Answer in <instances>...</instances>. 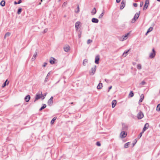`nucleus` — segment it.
I'll return each mask as SVG.
<instances>
[{"label":"nucleus","instance_id":"8","mask_svg":"<svg viewBox=\"0 0 160 160\" xmlns=\"http://www.w3.org/2000/svg\"><path fill=\"white\" fill-rule=\"evenodd\" d=\"M149 4V0H146L145 3L143 8V10H144L147 8Z\"/></svg>","mask_w":160,"mask_h":160},{"label":"nucleus","instance_id":"27","mask_svg":"<svg viewBox=\"0 0 160 160\" xmlns=\"http://www.w3.org/2000/svg\"><path fill=\"white\" fill-rule=\"evenodd\" d=\"M10 35H11V33L10 32H7L5 34L4 36V39H5L7 37L10 36Z\"/></svg>","mask_w":160,"mask_h":160},{"label":"nucleus","instance_id":"48","mask_svg":"<svg viewBox=\"0 0 160 160\" xmlns=\"http://www.w3.org/2000/svg\"><path fill=\"white\" fill-rule=\"evenodd\" d=\"M143 2H141L140 3V7H141L143 5Z\"/></svg>","mask_w":160,"mask_h":160},{"label":"nucleus","instance_id":"39","mask_svg":"<svg viewBox=\"0 0 160 160\" xmlns=\"http://www.w3.org/2000/svg\"><path fill=\"white\" fill-rule=\"evenodd\" d=\"M21 11H22V8H19L18 10V11L17 12V13L18 14H20L21 13Z\"/></svg>","mask_w":160,"mask_h":160},{"label":"nucleus","instance_id":"9","mask_svg":"<svg viewBox=\"0 0 160 160\" xmlns=\"http://www.w3.org/2000/svg\"><path fill=\"white\" fill-rule=\"evenodd\" d=\"M100 59V56L99 55H97L95 57V63L96 64L99 63V61Z\"/></svg>","mask_w":160,"mask_h":160},{"label":"nucleus","instance_id":"2","mask_svg":"<svg viewBox=\"0 0 160 160\" xmlns=\"http://www.w3.org/2000/svg\"><path fill=\"white\" fill-rule=\"evenodd\" d=\"M156 55V52L154 48L152 49V52L150 54L149 57L150 58H153Z\"/></svg>","mask_w":160,"mask_h":160},{"label":"nucleus","instance_id":"57","mask_svg":"<svg viewBox=\"0 0 160 160\" xmlns=\"http://www.w3.org/2000/svg\"><path fill=\"white\" fill-rule=\"evenodd\" d=\"M135 143H133V146H134L135 145Z\"/></svg>","mask_w":160,"mask_h":160},{"label":"nucleus","instance_id":"26","mask_svg":"<svg viewBox=\"0 0 160 160\" xmlns=\"http://www.w3.org/2000/svg\"><path fill=\"white\" fill-rule=\"evenodd\" d=\"M96 13V8H94L92 10L91 12V13L92 15H94Z\"/></svg>","mask_w":160,"mask_h":160},{"label":"nucleus","instance_id":"56","mask_svg":"<svg viewBox=\"0 0 160 160\" xmlns=\"http://www.w3.org/2000/svg\"><path fill=\"white\" fill-rule=\"evenodd\" d=\"M157 1L158 2H160V0H157Z\"/></svg>","mask_w":160,"mask_h":160},{"label":"nucleus","instance_id":"54","mask_svg":"<svg viewBox=\"0 0 160 160\" xmlns=\"http://www.w3.org/2000/svg\"><path fill=\"white\" fill-rule=\"evenodd\" d=\"M112 88V86H110L109 88V91Z\"/></svg>","mask_w":160,"mask_h":160},{"label":"nucleus","instance_id":"42","mask_svg":"<svg viewBox=\"0 0 160 160\" xmlns=\"http://www.w3.org/2000/svg\"><path fill=\"white\" fill-rule=\"evenodd\" d=\"M92 42V40L90 39H88L87 42V43L88 44H89L90 43Z\"/></svg>","mask_w":160,"mask_h":160},{"label":"nucleus","instance_id":"6","mask_svg":"<svg viewBox=\"0 0 160 160\" xmlns=\"http://www.w3.org/2000/svg\"><path fill=\"white\" fill-rule=\"evenodd\" d=\"M40 98H42L41 96V92L37 93L36 94V97L34 102H35Z\"/></svg>","mask_w":160,"mask_h":160},{"label":"nucleus","instance_id":"20","mask_svg":"<svg viewBox=\"0 0 160 160\" xmlns=\"http://www.w3.org/2000/svg\"><path fill=\"white\" fill-rule=\"evenodd\" d=\"M30 98V96L29 95H27L25 98V101L26 102H28Z\"/></svg>","mask_w":160,"mask_h":160},{"label":"nucleus","instance_id":"4","mask_svg":"<svg viewBox=\"0 0 160 160\" xmlns=\"http://www.w3.org/2000/svg\"><path fill=\"white\" fill-rule=\"evenodd\" d=\"M127 136V133L123 131H122L120 134V137L122 138H125Z\"/></svg>","mask_w":160,"mask_h":160},{"label":"nucleus","instance_id":"35","mask_svg":"<svg viewBox=\"0 0 160 160\" xmlns=\"http://www.w3.org/2000/svg\"><path fill=\"white\" fill-rule=\"evenodd\" d=\"M129 142H127L126 143H125V144L124 145V148H128V146L129 145Z\"/></svg>","mask_w":160,"mask_h":160},{"label":"nucleus","instance_id":"53","mask_svg":"<svg viewBox=\"0 0 160 160\" xmlns=\"http://www.w3.org/2000/svg\"><path fill=\"white\" fill-rule=\"evenodd\" d=\"M121 0H116V2L117 3H119L120 2Z\"/></svg>","mask_w":160,"mask_h":160},{"label":"nucleus","instance_id":"10","mask_svg":"<svg viewBox=\"0 0 160 160\" xmlns=\"http://www.w3.org/2000/svg\"><path fill=\"white\" fill-rule=\"evenodd\" d=\"M81 25V22H77L75 23V27L76 30H78L79 28V26Z\"/></svg>","mask_w":160,"mask_h":160},{"label":"nucleus","instance_id":"15","mask_svg":"<svg viewBox=\"0 0 160 160\" xmlns=\"http://www.w3.org/2000/svg\"><path fill=\"white\" fill-rule=\"evenodd\" d=\"M92 22L93 23H98L99 22V20L97 18H93L92 19Z\"/></svg>","mask_w":160,"mask_h":160},{"label":"nucleus","instance_id":"11","mask_svg":"<svg viewBox=\"0 0 160 160\" xmlns=\"http://www.w3.org/2000/svg\"><path fill=\"white\" fill-rule=\"evenodd\" d=\"M64 51L66 52H68L70 50V47L68 45H66L64 47Z\"/></svg>","mask_w":160,"mask_h":160},{"label":"nucleus","instance_id":"19","mask_svg":"<svg viewBox=\"0 0 160 160\" xmlns=\"http://www.w3.org/2000/svg\"><path fill=\"white\" fill-rule=\"evenodd\" d=\"M144 98V95L143 94H142L140 97V99L139 101V102L140 103L142 102Z\"/></svg>","mask_w":160,"mask_h":160},{"label":"nucleus","instance_id":"21","mask_svg":"<svg viewBox=\"0 0 160 160\" xmlns=\"http://www.w3.org/2000/svg\"><path fill=\"white\" fill-rule=\"evenodd\" d=\"M130 49H129L128 50V51H125L123 53V54L122 55V56L123 57H125L128 54V52H129V51H130Z\"/></svg>","mask_w":160,"mask_h":160},{"label":"nucleus","instance_id":"1","mask_svg":"<svg viewBox=\"0 0 160 160\" xmlns=\"http://www.w3.org/2000/svg\"><path fill=\"white\" fill-rule=\"evenodd\" d=\"M130 33V32H129L127 33L125 35H124L120 37L119 38V40L120 41H123L126 40L128 38Z\"/></svg>","mask_w":160,"mask_h":160},{"label":"nucleus","instance_id":"23","mask_svg":"<svg viewBox=\"0 0 160 160\" xmlns=\"http://www.w3.org/2000/svg\"><path fill=\"white\" fill-rule=\"evenodd\" d=\"M102 87V83H99L97 87V88L98 89H101Z\"/></svg>","mask_w":160,"mask_h":160},{"label":"nucleus","instance_id":"28","mask_svg":"<svg viewBox=\"0 0 160 160\" xmlns=\"http://www.w3.org/2000/svg\"><path fill=\"white\" fill-rule=\"evenodd\" d=\"M5 2L4 1L2 0V1L0 3V5L3 7L5 5Z\"/></svg>","mask_w":160,"mask_h":160},{"label":"nucleus","instance_id":"16","mask_svg":"<svg viewBox=\"0 0 160 160\" xmlns=\"http://www.w3.org/2000/svg\"><path fill=\"white\" fill-rule=\"evenodd\" d=\"M38 54V52L37 51H35L32 58V60H34L36 59V57L37 56Z\"/></svg>","mask_w":160,"mask_h":160},{"label":"nucleus","instance_id":"45","mask_svg":"<svg viewBox=\"0 0 160 160\" xmlns=\"http://www.w3.org/2000/svg\"><path fill=\"white\" fill-rule=\"evenodd\" d=\"M96 145L98 146H101V144L100 143V142H96Z\"/></svg>","mask_w":160,"mask_h":160},{"label":"nucleus","instance_id":"52","mask_svg":"<svg viewBox=\"0 0 160 160\" xmlns=\"http://www.w3.org/2000/svg\"><path fill=\"white\" fill-rule=\"evenodd\" d=\"M81 32L78 35V37L79 38H80L81 37Z\"/></svg>","mask_w":160,"mask_h":160},{"label":"nucleus","instance_id":"32","mask_svg":"<svg viewBox=\"0 0 160 160\" xmlns=\"http://www.w3.org/2000/svg\"><path fill=\"white\" fill-rule=\"evenodd\" d=\"M88 60L87 59H85L83 61V63H82L83 65L85 66L86 63H87L88 62Z\"/></svg>","mask_w":160,"mask_h":160},{"label":"nucleus","instance_id":"25","mask_svg":"<svg viewBox=\"0 0 160 160\" xmlns=\"http://www.w3.org/2000/svg\"><path fill=\"white\" fill-rule=\"evenodd\" d=\"M139 16V13H137L135 15L134 18L136 19V20L137 19Z\"/></svg>","mask_w":160,"mask_h":160},{"label":"nucleus","instance_id":"33","mask_svg":"<svg viewBox=\"0 0 160 160\" xmlns=\"http://www.w3.org/2000/svg\"><path fill=\"white\" fill-rule=\"evenodd\" d=\"M56 118L55 117H54L51 122V124H53L55 121L56 120Z\"/></svg>","mask_w":160,"mask_h":160},{"label":"nucleus","instance_id":"30","mask_svg":"<svg viewBox=\"0 0 160 160\" xmlns=\"http://www.w3.org/2000/svg\"><path fill=\"white\" fill-rule=\"evenodd\" d=\"M104 10H103V11L102 13L100 14V15H99V16L98 18H102V17L104 15Z\"/></svg>","mask_w":160,"mask_h":160},{"label":"nucleus","instance_id":"49","mask_svg":"<svg viewBox=\"0 0 160 160\" xmlns=\"http://www.w3.org/2000/svg\"><path fill=\"white\" fill-rule=\"evenodd\" d=\"M47 64V63L46 62H45L44 63L43 65L42 66L43 67H45L46 66Z\"/></svg>","mask_w":160,"mask_h":160},{"label":"nucleus","instance_id":"14","mask_svg":"<svg viewBox=\"0 0 160 160\" xmlns=\"http://www.w3.org/2000/svg\"><path fill=\"white\" fill-rule=\"evenodd\" d=\"M149 126V124L148 123H146L145 124L142 130L143 132H144L146 129H148Z\"/></svg>","mask_w":160,"mask_h":160},{"label":"nucleus","instance_id":"17","mask_svg":"<svg viewBox=\"0 0 160 160\" xmlns=\"http://www.w3.org/2000/svg\"><path fill=\"white\" fill-rule=\"evenodd\" d=\"M117 103V101L116 100H113L112 102V108H114L115 106Z\"/></svg>","mask_w":160,"mask_h":160},{"label":"nucleus","instance_id":"7","mask_svg":"<svg viewBox=\"0 0 160 160\" xmlns=\"http://www.w3.org/2000/svg\"><path fill=\"white\" fill-rule=\"evenodd\" d=\"M126 0H122L120 8L121 9H123L125 6Z\"/></svg>","mask_w":160,"mask_h":160},{"label":"nucleus","instance_id":"59","mask_svg":"<svg viewBox=\"0 0 160 160\" xmlns=\"http://www.w3.org/2000/svg\"><path fill=\"white\" fill-rule=\"evenodd\" d=\"M73 102H71V104H73Z\"/></svg>","mask_w":160,"mask_h":160},{"label":"nucleus","instance_id":"24","mask_svg":"<svg viewBox=\"0 0 160 160\" xmlns=\"http://www.w3.org/2000/svg\"><path fill=\"white\" fill-rule=\"evenodd\" d=\"M153 28H152V27H150L148 30V31H147V33H146V35H147V33H148L149 32H151V31H152L153 30Z\"/></svg>","mask_w":160,"mask_h":160},{"label":"nucleus","instance_id":"43","mask_svg":"<svg viewBox=\"0 0 160 160\" xmlns=\"http://www.w3.org/2000/svg\"><path fill=\"white\" fill-rule=\"evenodd\" d=\"M122 128L124 129H127V127L125 125H122Z\"/></svg>","mask_w":160,"mask_h":160},{"label":"nucleus","instance_id":"22","mask_svg":"<svg viewBox=\"0 0 160 160\" xmlns=\"http://www.w3.org/2000/svg\"><path fill=\"white\" fill-rule=\"evenodd\" d=\"M47 93H44L43 94H42V92H41V97L42 98V99H44L45 96L47 94Z\"/></svg>","mask_w":160,"mask_h":160},{"label":"nucleus","instance_id":"37","mask_svg":"<svg viewBox=\"0 0 160 160\" xmlns=\"http://www.w3.org/2000/svg\"><path fill=\"white\" fill-rule=\"evenodd\" d=\"M156 110L158 111H160V104H158Z\"/></svg>","mask_w":160,"mask_h":160},{"label":"nucleus","instance_id":"60","mask_svg":"<svg viewBox=\"0 0 160 160\" xmlns=\"http://www.w3.org/2000/svg\"><path fill=\"white\" fill-rule=\"evenodd\" d=\"M135 64V63H133V64Z\"/></svg>","mask_w":160,"mask_h":160},{"label":"nucleus","instance_id":"5","mask_svg":"<svg viewBox=\"0 0 160 160\" xmlns=\"http://www.w3.org/2000/svg\"><path fill=\"white\" fill-rule=\"evenodd\" d=\"M143 116V114L141 111H140L137 115V117L139 119L142 118Z\"/></svg>","mask_w":160,"mask_h":160},{"label":"nucleus","instance_id":"36","mask_svg":"<svg viewBox=\"0 0 160 160\" xmlns=\"http://www.w3.org/2000/svg\"><path fill=\"white\" fill-rule=\"evenodd\" d=\"M137 68L138 69H141L142 68V66L140 64H138L137 65Z\"/></svg>","mask_w":160,"mask_h":160},{"label":"nucleus","instance_id":"38","mask_svg":"<svg viewBox=\"0 0 160 160\" xmlns=\"http://www.w3.org/2000/svg\"><path fill=\"white\" fill-rule=\"evenodd\" d=\"M22 2V0H19L18 2H16L15 1L14 2L15 4H19L21 3Z\"/></svg>","mask_w":160,"mask_h":160},{"label":"nucleus","instance_id":"44","mask_svg":"<svg viewBox=\"0 0 160 160\" xmlns=\"http://www.w3.org/2000/svg\"><path fill=\"white\" fill-rule=\"evenodd\" d=\"M136 20V19L134 18H133L132 19V23H134L135 22V21Z\"/></svg>","mask_w":160,"mask_h":160},{"label":"nucleus","instance_id":"13","mask_svg":"<svg viewBox=\"0 0 160 160\" xmlns=\"http://www.w3.org/2000/svg\"><path fill=\"white\" fill-rule=\"evenodd\" d=\"M55 61L56 60L54 58L51 57L50 59V62L51 64H53L55 63Z\"/></svg>","mask_w":160,"mask_h":160},{"label":"nucleus","instance_id":"3","mask_svg":"<svg viewBox=\"0 0 160 160\" xmlns=\"http://www.w3.org/2000/svg\"><path fill=\"white\" fill-rule=\"evenodd\" d=\"M96 69V66H95L93 68H91V71L89 72V74L91 75H93L94 74Z\"/></svg>","mask_w":160,"mask_h":160},{"label":"nucleus","instance_id":"58","mask_svg":"<svg viewBox=\"0 0 160 160\" xmlns=\"http://www.w3.org/2000/svg\"><path fill=\"white\" fill-rule=\"evenodd\" d=\"M42 0H41V2H42Z\"/></svg>","mask_w":160,"mask_h":160},{"label":"nucleus","instance_id":"55","mask_svg":"<svg viewBox=\"0 0 160 160\" xmlns=\"http://www.w3.org/2000/svg\"><path fill=\"white\" fill-rule=\"evenodd\" d=\"M41 2H40L39 3V5H41Z\"/></svg>","mask_w":160,"mask_h":160},{"label":"nucleus","instance_id":"31","mask_svg":"<svg viewBox=\"0 0 160 160\" xmlns=\"http://www.w3.org/2000/svg\"><path fill=\"white\" fill-rule=\"evenodd\" d=\"M46 107V105L45 104H43V105L41 108L39 110L41 111L42 109L45 108Z\"/></svg>","mask_w":160,"mask_h":160},{"label":"nucleus","instance_id":"40","mask_svg":"<svg viewBox=\"0 0 160 160\" xmlns=\"http://www.w3.org/2000/svg\"><path fill=\"white\" fill-rule=\"evenodd\" d=\"M77 9V11H75L76 13H78L79 12V8L78 5V6Z\"/></svg>","mask_w":160,"mask_h":160},{"label":"nucleus","instance_id":"50","mask_svg":"<svg viewBox=\"0 0 160 160\" xmlns=\"http://www.w3.org/2000/svg\"><path fill=\"white\" fill-rule=\"evenodd\" d=\"M105 81L107 83H108L109 80L107 79H105Z\"/></svg>","mask_w":160,"mask_h":160},{"label":"nucleus","instance_id":"34","mask_svg":"<svg viewBox=\"0 0 160 160\" xmlns=\"http://www.w3.org/2000/svg\"><path fill=\"white\" fill-rule=\"evenodd\" d=\"M134 95V93L132 91H131L130 92V93H129V96L130 97H132Z\"/></svg>","mask_w":160,"mask_h":160},{"label":"nucleus","instance_id":"29","mask_svg":"<svg viewBox=\"0 0 160 160\" xmlns=\"http://www.w3.org/2000/svg\"><path fill=\"white\" fill-rule=\"evenodd\" d=\"M50 74V72H49L48 73V74H47V76L46 77L45 79V80H44V82H47V80L48 79V76Z\"/></svg>","mask_w":160,"mask_h":160},{"label":"nucleus","instance_id":"46","mask_svg":"<svg viewBox=\"0 0 160 160\" xmlns=\"http://www.w3.org/2000/svg\"><path fill=\"white\" fill-rule=\"evenodd\" d=\"M144 132H143V131H142V132H141L140 134H139V138H140L142 136V133H143Z\"/></svg>","mask_w":160,"mask_h":160},{"label":"nucleus","instance_id":"41","mask_svg":"<svg viewBox=\"0 0 160 160\" xmlns=\"http://www.w3.org/2000/svg\"><path fill=\"white\" fill-rule=\"evenodd\" d=\"M146 83V82L144 81H143L141 82L140 84L141 85H145Z\"/></svg>","mask_w":160,"mask_h":160},{"label":"nucleus","instance_id":"47","mask_svg":"<svg viewBox=\"0 0 160 160\" xmlns=\"http://www.w3.org/2000/svg\"><path fill=\"white\" fill-rule=\"evenodd\" d=\"M133 5L135 7H137L138 6L137 4L136 3H134L133 4Z\"/></svg>","mask_w":160,"mask_h":160},{"label":"nucleus","instance_id":"12","mask_svg":"<svg viewBox=\"0 0 160 160\" xmlns=\"http://www.w3.org/2000/svg\"><path fill=\"white\" fill-rule=\"evenodd\" d=\"M53 97H51L48 101V103L49 105H51L53 103Z\"/></svg>","mask_w":160,"mask_h":160},{"label":"nucleus","instance_id":"51","mask_svg":"<svg viewBox=\"0 0 160 160\" xmlns=\"http://www.w3.org/2000/svg\"><path fill=\"white\" fill-rule=\"evenodd\" d=\"M48 31V29H45L44 30V33H46V32Z\"/></svg>","mask_w":160,"mask_h":160},{"label":"nucleus","instance_id":"18","mask_svg":"<svg viewBox=\"0 0 160 160\" xmlns=\"http://www.w3.org/2000/svg\"><path fill=\"white\" fill-rule=\"evenodd\" d=\"M9 81H8V80L7 79L6 80V81H5V82L2 85V88H4L6 85H8V84H9Z\"/></svg>","mask_w":160,"mask_h":160}]
</instances>
